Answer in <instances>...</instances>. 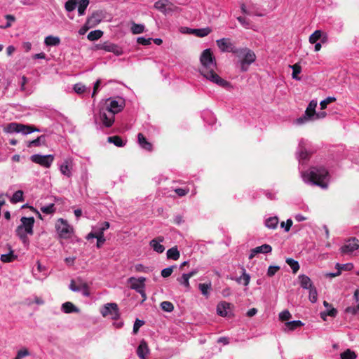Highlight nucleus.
I'll return each mask as SVG.
<instances>
[{
  "mask_svg": "<svg viewBox=\"0 0 359 359\" xmlns=\"http://www.w3.org/2000/svg\"><path fill=\"white\" fill-rule=\"evenodd\" d=\"M135 270L136 272H144V273H147L149 271V269L148 267L147 266H144L143 264H137L136 265H135Z\"/></svg>",
  "mask_w": 359,
  "mask_h": 359,
  "instance_id": "774afa93",
  "label": "nucleus"
},
{
  "mask_svg": "<svg viewBox=\"0 0 359 359\" xmlns=\"http://www.w3.org/2000/svg\"><path fill=\"white\" fill-rule=\"evenodd\" d=\"M301 287L304 290H309L314 285L312 283L311 278L304 274H301L298 276Z\"/></svg>",
  "mask_w": 359,
  "mask_h": 359,
  "instance_id": "412c9836",
  "label": "nucleus"
},
{
  "mask_svg": "<svg viewBox=\"0 0 359 359\" xmlns=\"http://www.w3.org/2000/svg\"><path fill=\"white\" fill-rule=\"evenodd\" d=\"M177 281L187 289L190 288L189 278L185 274L183 273L181 277L178 278Z\"/></svg>",
  "mask_w": 359,
  "mask_h": 359,
  "instance_id": "5fc2aeb1",
  "label": "nucleus"
},
{
  "mask_svg": "<svg viewBox=\"0 0 359 359\" xmlns=\"http://www.w3.org/2000/svg\"><path fill=\"white\" fill-rule=\"evenodd\" d=\"M291 318L292 316L287 310H285L279 313V318L281 320H288Z\"/></svg>",
  "mask_w": 359,
  "mask_h": 359,
  "instance_id": "69168bd1",
  "label": "nucleus"
},
{
  "mask_svg": "<svg viewBox=\"0 0 359 359\" xmlns=\"http://www.w3.org/2000/svg\"><path fill=\"white\" fill-rule=\"evenodd\" d=\"M55 229L60 238L67 239L72 237L74 233V229L70 226L67 221L60 218L55 223Z\"/></svg>",
  "mask_w": 359,
  "mask_h": 359,
  "instance_id": "20e7f679",
  "label": "nucleus"
},
{
  "mask_svg": "<svg viewBox=\"0 0 359 359\" xmlns=\"http://www.w3.org/2000/svg\"><path fill=\"white\" fill-rule=\"evenodd\" d=\"M149 353V349L147 342L144 340L140 341L137 349V354L140 359H147V355Z\"/></svg>",
  "mask_w": 359,
  "mask_h": 359,
  "instance_id": "aec40b11",
  "label": "nucleus"
},
{
  "mask_svg": "<svg viewBox=\"0 0 359 359\" xmlns=\"http://www.w3.org/2000/svg\"><path fill=\"white\" fill-rule=\"evenodd\" d=\"M110 226V224L108 222H104L100 224V226L94 228L95 229V231L97 234V236H104V232L107 229H108Z\"/></svg>",
  "mask_w": 359,
  "mask_h": 359,
  "instance_id": "79ce46f5",
  "label": "nucleus"
},
{
  "mask_svg": "<svg viewBox=\"0 0 359 359\" xmlns=\"http://www.w3.org/2000/svg\"><path fill=\"white\" fill-rule=\"evenodd\" d=\"M41 130L36 128L34 126H27L22 123H19V130L18 133H20L23 135H28L34 132H40Z\"/></svg>",
  "mask_w": 359,
  "mask_h": 359,
  "instance_id": "b1692460",
  "label": "nucleus"
},
{
  "mask_svg": "<svg viewBox=\"0 0 359 359\" xmlns=\"http://www.w3.org/2000/svg\"><path fill=\"white\" fill-rule=\"evenodd\" d=\"M340 358L341 359H355L357 358V355L351 349H346L340 354Z\"/></svg>",
  "mask_w": 359,
  "mask_h": 359,
  "instance_id": "a19ab883",
  "label": "nucleus"
},
{
  "mask_svg": "<svg viewBox=\"0 0 359 359\" xmlns=\"http://www.w3.org/2000/svg\"><path fill=\"white\" fill-rule=\"evenodd\" d=\"M5 133H18L19 130V123H8L4 129Z\"/></svg>",
  "mask_w": 359,
  "mask_h": 359,
  "instance_id": "c9c22d12",
  "label": "nucleus"
},
{
  "mask_svg": "<svg viewBox=\"0 0 359 359\" xmlns=\"http://www.w3.org/2000/svg\"><path fill=\"white\" fill-rule=\"evenodd\" d=\"M279 220L277 217H271L266 219L265 225L267 228L271 229H275L278 224Z\"/></svg>",
  "mask_w": 359,
  "mask_h": 359,
  "instance_id": "2f4dec72",
  "label": "nucleus"
},
{
  "mask_svg": "<svg viewBox=\"0 0 359 359\" xmlns=\"http://www.w3.org/2000/svg\"><path fill=\"white\" fill-rule=\"evenodd\" d=\"M144 324V320H140V319H136L135 323H134V325H133V332L134 334H137L140 328V327H142L143 325Z\"/></svg>",
  "mask_w": 359,
  "mask_h": 359,
  "instance_id": "bf43d9fd",
  "label": "nucleus"
},
{
  "mask_svg": "<svg viewBox=\"0 0 359 359\" xmlns=\"http://www.w3.org/2000/svg\"><path fill=\"white\" fill-rule=\"evenodd\" d=\"M336 100V97H327V98H325V100H322L320 102V108L321 109H326L327 106L328 104L331 103V102H333Z\"/></svg>",
  "mask_w": 359,
  "mask_h": 359,
  "instance_id": "13d9d810",
  "label": "nucleus"
},
{
  "mask_svg": "<svg viewBox=\"0 0 359 359\" xmlns=\"http://www.w3.org/2000/svg\"><path fill=\"white\" fill-rule=\"evenodd\" d=\"M100 313L103 317H110L112 320H117L120 318L119 309L116 303L105 304L101 309Z\"/></svg>",
  "mask_w": 359,
  "mask_h": 359,
  "instance_id": "39448f33",
  "label": "nucleus"
},
{
  "mask_svg": "<svg viewBox=\"0 0 359 359\" xmlns=\"http://www.w3.org/2000/svg\"><path fill=\"white\" fill-rule=\"evenodd\" d=\"M46 137L44 135H41L38 137L36 139L29 141L27 143L28 147H39L41 144V143H44Z\"/></svg>",
  "mask_w": 359,
  "mask_h": 359,
  "instance_id": "e433bc0d",
  "label": "nucleus"
},
{
  "mask_svg": "<svg viewBox=\"0 0 359 359\" xmlns=\"http://www.w3.org/2000/svg\"><path fill=\"white\" fill-rule=\"evenodd\" d=\"M301 177L305 183L316 185L322 189L327 188L329 174L323 167H311L309 170L302 172Z\"/></svg>",
  "mask_w": 359,
  "mask_h": 359,
  "instance_id": "f03ea898",
  "label": "nucleus"
},
{
  "mask_svg": "<svg viewBox=\"0 0 359 359\" xmlns=\"http://www.w3.org/2000/svg\"><path fill=\"white\" fill-rule=\"evenodd\" d=\"M89 0H79L78 4V14L82 16L85 14L86 10L89 5Z\"/></svg>",
  "mask_w": 359,
  "mask_h": 359,
  "instance_id": "c756f323",
  "label": "nucleus"
},
{
  "mask_svg": "<svg viewBox=\"0 0 359 359\" xmlns=\"http://www.w3.org/2000/svg\"><path fill=\"white\" fill-rule=\"evenodd\" d=\"M245 51L244 57L239 61L241 69L243 72L248 70V67L255 62L257 58L255 53L251 49L248 48Z\"/></svg>",
  "mask_w": 359,
  "mask_h": 359,
  "instance_id": "0eeeda50",
  "label": "nucleus"
},
{
  "mask_svg": "<svg viewBox=\"0 0 359 359\" xmlns=\"http://www.w3.org/2000/svg\"><path fill=\"white\" fill-rule=\"evenodd\" d=\"M145 281L146 278L144 277H140L138 278L130 277L128 279V283L130 285V287L137 292L142 289H145Z\"/></svg>",
  "mask_w": 359,
  "mask_h": 359,
  "instance_id": "ddd939ff",
  "label": "nucleus"
},
{
  "mask_svg": "<svg viewBox=\"0 0 359 359\" xmlns=\"http://www.w3.org/2000/svg\"><path fill=\"white\" fill-rule=\"evenodd\" d=\"M272 251V248L270 245L264 244L260 246L256 247L251 250L249 255V259H252L257 254L263 253L267 254Z\"/></svg>",
  "mask_w": 359,
  "mask_h": 359,
  "instance_id": "a211bd4d",
  "label": "nucleus"
},
{
  "mask_svg": "<svg viewBox=\"0 0 359 359\" xmlns=\"http://www.w3.org/2000/svg\"><path fill=\"white\" fill-rule=\"evenodd\" d=\"M212 32L211 28L207 27L200 29H190L189 33L194 34L198 37H204L208 36Z\"/></svg>",
  "mask_w": 359,
  "mask_h": 359,
  "instance_id": "393cba45",
  "label": "nucleus"
},
{
  "mask_svg": "<svg viewBox=\"0 0 359 359\" xmlns=\"http://www.w3.org/2000/svg\"><path fill=\"white\" fill-rule=\"evenodd\" d=\"M35 219L33 217H22L21 224L15 229L16 236L22 241L23 243L28 242L27 235L34 234V224Z\"/></svg>",
  "mask_w": 359,
  "mask_h": 359,
  "instance_id": "7ed1b4c3",
  "label": "nucleus"
},
{
  "mask_svg": "<svg viewBox=\"0 0 359 359\" xmlns=\"http://www.w3.org/2000/svg\"><path fill=\"white\" fill-rule=\"evenodd\" d=\"M279 269L278 266H270L267 270V276L269 277L274 276Z\"/></svg>",
  "mask_w": 359,
  "mask_h": 359,
  "instance_id": "338daca9",
  "label": "nucleus"
},
{
  "mask_svg": "<svg viewBox=\"0 0 359 359\" xmlns=\"http://www.w3.org/2000/svg\"><path fill=\"white\" fill-rule=\"evenodd\" d=\"M73 160L72 158H67L60 165V171L62 175L69 178L72 175Z\"/></svg>",
  "mask_w": 359,
  "mask_h": 359,
  "instance_id": "2eb2a0df",
  "label": "nucleus"
},
{
  "mask_svg": "<svg viewBox=\"0 0 359 359\" xmlns=\"http://www.w3.org/2000/svg\"><path fill=\"white\" fill-rule=\"evenodd\" d=\"M309 300L312 302V303H315L317 301V299H318V292H317V290H316V288L315 286L311 287L310 289H309Z\"/></svg>",
  "mask_w": 359,
  "mask_h": 359,
  "instance_id": "864d4df0",
  "label": "nucleus"
},
{
  "mask_svg": "<svg viewBox=\"0 0 359 359\" xmlns=\"http://www.w3.org/2000/svg\"><path fill=\"white\" fill-rule=\"evenodd\" d=\"M174 267H175V266H171L163 269L161 273V276L163 278L169 277L172 274Z\"/></svg>",
  "mask_w": 359,
  "mask_h": 359,
  "instance_id": "680f3d73",
  "label": "nucleus"
},
{
  "mask_svg": "<svg viewBox=\"0 0 359 359\" xmlns=\"http://www.w3.org/2000/svg\"><path fill=\"white\" fill-rule=\"evenodd\" d=\"M17 258V256L11 252L8 254H4L1 255V261L3 262H11Z\"/></svg>",
  "mask_w": 359,
  "mask_h": 359,
  "instance_id": "49530a36",
  "label": "nucleus"
},
{
  "mask_svg": "<svg viewBox=\"0 0 359 359\" xmlns=\"http://www.w3.org/2000/svg\"><path fill=\"white\" fill-rule=\"evenodd\" d=\"M242 275L236 278H231L232 280H235L239 284H243L245 286H248L250 281V276L246 273L245 269L242 266Z\"/></svg>",
  "mask_w": 359,
  "mask_h": 359,
  "instance_id": "5701e85b",
  "label": "nucleus"
},
{
  "mask_svg": "<svg viewBox=\"0 0 359 359\" xmlns=\"http://www.w3.org/2000/svg\"><path fill=\"white\" fill-rule=\"evenodd\" d=\"M103 35V32L101 30H94L88 33L87 38L90 41H95L101 38Z\"/></svg>",
  "mask_w": 359,
  "mask_h": 359,
  "instance_id": "f704fd0d",
  "label": "nucleus"
},
{
  "mask_svg": "<svg viewBox=\"0 0 359 359\" xmlns=\"http://www.w3.org/2000/svg\"><path fill=\"white\" fill-rule=\"evenodd\" d=\"M286 263L291 267L294 273H296L299 269V264L298 262L292 258H287L286 259Z\"/></svg>",
  "mask_w": 359,
  "mask_h": 359,
  "instance_id": "c03bdc74",
  "label": "nucleus"
},
{
  "mask_svg": "<svg viewBox=\"0 0 359 359\" xmlns=\"http://www.w3.org/2000/svg\"><path fill=\"white\" fill-rule=\"evenodd\" d=\"M166 256L168 259L177 260L180 257L177 247L175 246L168 249L166 252Z\"/></svg>",
  "mask_w": 359,
  "mask_h": 359,
  "instance_id": "cd10ccee",
  "label": "nucleus"
},
{
  "mask_svg": "<svg viewBox=\"0 0 359 359\" xmlns=\"http://www.w3.org/2000/svg\"><path fill=\"white\" fill-rule=\"evenodd\" d=\"M107 104L105 109L108 112H111L114 114L120 112L123 109L125 105V102L121 98H120L118 100L109 98L107 100Z\"/></svg>",
  "mask_w": 359,
  "mask_h": 359,
  "instance_id": "6e6552de",
  "label": "nucleus"
},
{
  "mask_svg": "<svg viewBox=\"0 0 359 359\" xmlns=\"http://www.w3.org/2000/svg\"><path fill=\"white\" fill-rule=\"evenodd\" d=\"M304 323L301 320H292V321H288L285 323V325L286 327L285 330H287L289 331H292L297 329V327H299L302 326Z\"/></svg>",
  "mask_w": 359,
  "mask_h": 359,
  "instance_id": "7c9ffc66",
  "label": "nucleus"
},
{
  "mask_svg": "<svg viewBox=\"0 0 359 359\" xmlns=\"http://www.w3.org/2000/svg\"><path fill=\"white\" fill-rule=\"evenodd\" d=\"M292 69V79L299 81L301 79L300 77L298 76V74L302 72V67L299 64H294L293 65L290 66Z\"/></svg>",
  "mask_w": 359,
  "mask_h": 359,
  "instance_id": "ea45409f",
  "label": "nucleus"
},
{
  "mask_svg": "<svg viewBox=\"0 0 359 359\" xmlns=\"http://www.w3.org/2000/svg\"><path fill=\"white\" fill-rule=\"evenodd\" d=\"M41 211L43 213H45V214H47V215H50V214L54 213L55 212V208L54 203H50V204H49L48 205L41 207Z\"/></svg>",
  "mask_w": 359,
  "mask_h": 359,
  "instance_id": "8fccbe9b",
  "label": "nucleus"
},
{
  "mask_svg": "<svg viewBox=\"0 0 359 359\" xmlns=\"http://www.w3.org/2000/svg\"><path fill=\"white\" fill-rule=\"evenodd\" d=\"M29 354L30 353L28 349L24 348L18 351L16 357L19 359H22L24 357L29 355Z\"/></svg>",
  "mask_w": 359,
  "mask_h": 359,
  "instance_id": "0e129e2a",
  "label": "nucleus"
},
{
  "mask_svg": "<svg viewBox=\"0 0 359 359\" xmlns=\"http://www.w3.org/2000/svg\"><path fill=\"white\" fill-rule=\"evenodd\" d=\"M233 305L225 301H222L217 305V313L222 317H231L232 313Z\"/></svg>",
  "mask_w": 359,
  "mask_h": 359,
  "instance_id": "9d476101",
  "label": "nucleus"
},
{
  "mask_svg": "<svg viewBox=\"0 0 359 359\" xmlns=\"http://www.w3.org/2000/svg\"><path fill=\"white\" fill-rule=\"evenodd\" d=\"M22 201H23V191L21 190L16 191L13 194V195L11 199V201L13 203H16L18 202H21Z\"/></svg>",
  "mask_w": 359,
  "mask_h": 359,
  "instance_id": "a18cd8bd",
  "label": "nucleus"
},
{
  "mask_svg": "<svg viewBox=\"0 0 359 359\" xmlns=\"http://www.w3.org/2000/svg\"><path fill=\"white\" fill-rule=\"evenodd\" d=\"M107 141L118 147H123L126 144V142H124L119 136L109 137Z\"/></svg>",
  "mask_w": 359,
  "mask_h": 359,
  "instance_id": "72a5a7b5",
  "label": "nucleus"
},
{
  "mask_svg": "<svg viewBox=\"0 0 359 359\" xmlns=\"http://www.w3.org/2000/svg\"><path fill=\"white\" fill-rule=\"evenodd\" d=\"M322 31L321 30H316L310 36H309V42L311 43H315L319 40L322 36Z\"/></svg>",
  "mask_w": 359,
  "mask_h": 359,
  "instance_id": "de8ad7c7",
  "label": "nucleus"
},
{
  "mask_svg": "<svg viewBox=\"0 0 359 359\" xmlns=\"http://www.w3.org/2000/svg\"><path fill=\"white\" fill-rule=\"evenodd\" d=\"M93 18H88L85 25L79 30V34L80 35H83L86 33V32L91 27H93L92 20Z\"/></svg>",
  "mask_w": 359,
  "mask_h": 359,
  "instance_id": "37998d69",
  "label": "nucleus"
},
{
  "mask_svg": "<svg viewBox=\"0 0 359 359\" xmlns=\"http://www.w3.org/2000/svg\"><path fill=\"white\" fill-rule=\"evenodd\" d=\"M237 20L241 24V25L245 29H250L251 23L250 21L245 17H237Z\"/></svg>",
  "mask_w": 359,
  "mask_h": 359,
  "instance_id": "6e6d98bb",
  "label": "nucleus"
},
{
  "mask_svg": "<svg viewBox=\"0 0 359 359\" xmlns=\"http://www.w3.org/2000/svg\"><path fill=\"white\" fill-rule=\"evenodd\" d=\"M164 241V238L163 236H158L156 238L152 239L149 242V245L154 250V251L158 253H162L165 250V247L161 243Z\"/></svg>",
  "mask_w": 359,
  "mask_h": 359,
  "instance_id": "6ab92c4d",
  "label": "nucleus"
},
{
  "mask_svg": "<svg viewBox=\"0 0 359 359\" xmlns=\"http://www.w3.org/2000/svg\"><path fill=\"white\" fill-rule=\"evenodd\" d=\"M154 6L165 15L174 11V5L169 0H158L155 2Z\"/></svg>",
  "mask_w": 359,
  "mask_h": 359,
  "instance_id": "9b49d317",
  "label": "nucleus"
},
{
  "mask_svg": "<svg viewBox=\"0 0 359 359\" xmlns=\"http://www.w3.org/2000/svg\"><path fill=\"white\" fill-rule=\"evenodd\" d=\"M316 107H317V101L314 100H311L309 102L304 114H306V115L309 116L311 119H313L314 116L316 114Z\"/></svg>",
  "mask_w": 359,
  "mask_h": 359,
  "instance_id": "a878e982",
  "label": "nucleus"
},
{
  "mask_svg": "<svg viewBox=\"0 0 359 359\" xmlns=\"http://www.w3.org/2000/svg\"><path fill=\"white\" fill-rule=\"evenodd\" d=\"M201 67L199 69L201 74L208 81L222 88L230 86L229 82L221 78L216 72V60L210 48L205 49L200 57Z\"/></svg>",
  "mask_w": 359,
  "mask_h": 359,
  "instance_id": "f257e3e1",
  "label": "nucleus"
},
{
  "mask_svg": "<svg viewBox=\"0 0 359 359\" xmlns=\"http://www.w3.org/2000/svg\"><path fill=\"white\" fill-rule=\"evenodd\" d=\"M359 248V241L355 238L348 239L344 245L341 247L340 252L343 255L351 254Z\"/></svg>",
  "mask_w": 359,
  "mask_h": 359,
  "instance_id": "1a4fd4ad",
  "label": "nucleus"
},
{
  "mask_svg": "<svg viewBox=\"0 0 359 359\" xmlns=\"http://www.w3.org/2000/svg\"><path fill=\"white\" fill-rule=\"evenodd\" d=\"M137 141L141 147L144 150L151 151L152 150V144L149 142L147 140L145 137L142 133H138L137 135Z\"/></svg>",
  "mask_w": 359,
  "mask_h": 359,
  "instance_id": "4be33fe9",
  "label": "nucleus"
},
{
  "mask_svg": "<svg viewBox=\"0 0 359 359\" xmlns=\"http://www.w3.org/2000/svg\"><path fill=\"white\" fill-rule=\"evenodd\" d=\"M309 120L312 119L309 116H306V114H304L302 116L297 118L294 121V123L297 125H302Z\"/></svg>",
  "mask_w": 359,
  "mask_h": 359,
  "instance_id": "e2e57ef3",
  "label": "nucleus"
},
{
  "mask_svg": "<svg viewBox=\"0 0 359 359\" xmlns=\"http://www.w3.org/2000/svg\"><path fill=\"white\" fill-rule=\"evenodd\" d=\"M306 142L304 140L299 142V149L297 153V158L299 162L309 158L311 155V153L306 149Z\"/></svg>",
  "mask_w": 359,
  "mask_h": 359,
  "instance_id": "f3484780",
  "label": "nucleus"
},
{
  "mask_svg": "<svg viewBox=\"0 0 359 359\" xmlns=\"http://www.w3.org/2000/svg\"><path fill=\"white\" fill-rule=\"evenodd\" d=\"M79 4V0H68L65 4V8L67 12L75 10Z\"/></svg>",
  "mask_w": 359,
  "mask_h": 359,
  "instance_id": "4c0bfd02",
  "label": "nucleus"
},
{
  "mask_svg": "<svg viewBox=\"0 0 359 359\" xmlns=\"http://www.w3.org/2000/svg\"><path fill=\"white\" fill-rule=\"evenodd\" d=\"M337 314V311L336 309L334 308H332L330 310H327L326 311H324V312H321L320 313V317L324 320H326V316H331V317H335Z\"/></svg>",
  "mask_w": 359,
  "mask_h": 359,
  "instance_id": "3c124183",
  "label": "nucleus"
},
{
  "mask_svg": "<svg viewBox=\"0 0 359 359\" xmlns=\"http://www.w3.org/2000/svg\"><path fill=\"white\" fill-rule=\"evenodd\" d=\"M130 29L133 34H141L144 32V25L133 22Z\"/></svg>",
  "mask_w": 359,
  "mask_h": 359,
  "instance_id": "58836bf2",
  "label": "nucleus"
},
{
  "mask_svg": "<svg viewBox=\"0 0 359 359\" xmlns=\"http://www.w3.org/2000/svg\"><path fill=\"white\" fill-rule=\"evenodd\" d=\"M44 43L47 46H57L60 44V39L58 36L49 35L45 38Z\"/></svg>",
  "mask_w": 359,
  "mask_h": 359,
  "instance_id": "bb28decb",
  "label": "nucleus"
},
{
  "mask_svg": "<svg viewBox=\"0 0 359 359\" xmlns=\"http://www.w3.org/2000/svg\"><path fill=\"white\" fill-rule=\"evenodd\" d=\"M114 115L111 112H108L105 109L100 110V120L103 126L107 128H110L114 124L115 120Z\"/></svg>",
  "mask_w": 359,
  "mask_h": 359,
  "instance_id": "f8f14e48",
  "label": "nucleus"
},
{
  "mask_svg": "<svg viewBox=\"0 0 359 359\" xmlns=\"http://www.w3.org/2000/svg\"><path fill=\"white\" fill-rule=\"evenodd\" d=\"M216 43L222 52H231L233 53L235 48L234 44L231 41L229 38H222L217 39Z\"/></svg>",
  "mask_w": 359,
  "mask_h": 359,
  "instance_id": "4468645a",
  "label": "nucleus"
},
{
  "mask_svg": "<svg viewBox=\"0 0 359 359\" xmlns=\"http://www.w3.org/2000/svg\"><path fill=\"white\" fill-rule=\"evenodd\" d=\"M248 49V48H246V47H245V48H236L235 46V48L233 49L232 53L236 55V57H238L240 60H241L244 57V55H245V54L246 53L245 50H247Z\"/></svg>",
  "mask_w": 359,
  "mask_h": 359,
  "instance_id": "09e8293b",
  "label": "nucleus"
},
{
  "mask_svg": "<svg viewBox=\"0 0 359 359\" xmlns=\"http://www.w3.org/2000/svg\"><path fill=\"white\" fill-rule=\"evenodd\" d=\"M198 288L201 290L203 295H204L206 297H208L209 291L212 288V284L210 282H209L208 283H200L198 285Z\"/></svg>",
  "mask_w": 359,
  "mask_h": 359,
  "instance_id": "473e14b6",
  "label": "nucleus"
},
{
  "mask_svg": "<svg viewBox=\"0 0 359 359\" xmlns=\"http://www.w3.org/2000/svg\"><path fill=\"white\" fill-rule=\"evenodd\" d=\"M100 49H102L107 52L113 53L114 55L119 56L123 54V50L118 45L111 42H104L100 46Z\"/></svg>",
  "mask_w": 359,
  "mask_h": 359,
  "instance_id": "dca6fc26",
  "label": "nucleus"
},
{
  "mask_svg": "<svg viewBox=\"0 0 359 359\" xmlns=\"http://www.w3.org/2000/svg\"><path fill=\"white\" fill-rule=\"evenodd\" d=\"M30 159L32 162L45 168H50L54 161V156L52 154L41 155L34 154Z\"/></svg>",
  "mask_w": 359,
  "mask_h": 359,
  "instance_id": "423d86ee",
  "label": "nucleus"
},
{
  "mask_svg": "<svg viewBox=\"0 0 359 359\" xmlns=\"http://www.w3.org/2000/svg\"><path fill=\"white\" fill-rule=\"evenodd\" d=\"M161 308L162 310L166 312H172L174 310L173 304L168 301H164L161 304Z\"/></svg>",
  "mask_w": 359,
  "mask_h": 359,
  "instance_id": "603ef678",
  "label": "nucleus"
},
{
  "mask_svg": "<svg viewBox=\"0 0 359 359\" xmlns=\"http://www.w3.org/2000/svg\"><path fill=\"white\" fill-rule=\"evenodd\" d=\"M61 309L65 313L79 312V309L72 302H69L62 304Z\"/></svg>",
  "mask_w": 359,
  "mask_h": 359,
  "instance_id": "c85d7f7f",
  "label": "nucleus"
},
{
  "mask_svg": "<svg viewBox=\"0 0 359 359\" xmlns=\"http://www.w3.org/2000/svg\"><path fill=\"white\" fill-rule=\"evenodd\" d=\"M73 89L77 94H82L86 91L87 88L85 85L78 83L74 86Z\"/></svg>",
  "mask_w": 359,
  "mask_h": 359,
  "instance_id": "4d7b16f0",
  "label": "nucleus"
},
{
  "mask_svg": "<svg viewBox=\"0 0 359 359\" xmlns=\"http://www.w3.org/2000/svg\"><path fill=\"white\" fill-rule=\"evenodd\" d=\"M152 38H145L143 36L138 37L137 39V42L139 44L143 45V46H148L151 43Z\"/></svg>",
  "mask_w": 359,
  "mask_h": 359,
  "instance_id": "052dcab7",
  "label": "nucleus"
}]
</instances>
